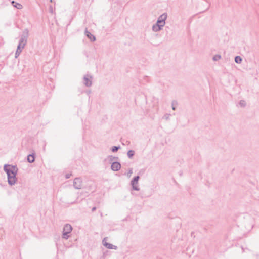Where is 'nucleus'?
Listing matches in <instances>:
<instances>
[{
	"label": "nucleus",
	"instance_id": "nucleus-14",
	"mask_svg": "<svg viewBox=\"0 0 259 259\" xmlns=\"http://www.w3.org/2000/svg\"><path fill=\"white\" fill-rule=\"evenodd\" d=\"M11 4L13 7H15L18 9H21L22 8V5L14 1L11 2Z\"/></svg>",
	"mask_w": 259,
	"mask_h": 259
},
{
	"label": "nucleus",
	"instance_id": "nucleus-9",
	"mask_svg": "<svg viewBox=\"0 0 259 259\" xmlns=\"http://www.w3.org/2000/svg\"><path fill=\"white\" fill-rule=\"evenodd\" d=\"M121 167V164L117 161H114L112 163L111 169L114 171H118Z\"/></svg>",
	"mask_w": 259,
	"mask_h": 259
},
{
	"label": "nucleus",
	"instance_id": "nucleus-6",
	"mask_svg": "<svg viewBox=\"0 0 259 259\" xmlns=\"http://www.w3.org/2000/svg\"><path fill=\"white\" fill-rule=\"evenodd\" d=\"M167 17V15L166 13H163L158 18L156 23L164 26Z\"/></svg>",
	"mask_w": 259,
	"mask_h": 259
},
{
	"label": "nucleus",
	"instance_id": "nucleus-16",
	"mask_svg": "<svg viewBox=\"0 0 259 259\" xmlns=\"http://www.w3.org/2000/svg\"><path fill=\"white\" fill-rule=\"evenodd\" d=\"M234 60H235V62L237 64H240L242 61V58L239 56H236L235 57Z\"/></svg>",
	"mask_w": 259,
	"mask_h": 259
},
{
	"label": "nucleus",
	"instance_id": "nucleus-2",
	"mask_svg": "<svg viewBox=\"0 0 259 259\" xmlns=\"http://www.w3.org/2000/svg\"><path fill=\"white\" fill-rule=\"evenodd\" d=\"M4 170L6 172L7 176L17 175L18 172V168L16 165L9 164H5L4 166Z\"/></svg>",
	"mask_w": 259,
	"mask_h": 259
},
{
	"label": "nucleus",
	"instance_id": "nucleus-22",
	"mask_svg": "<svg viewBox=\"0 0 259 259\" xmlns=\"http://www.w3.org/2000/svg\"><path fill=\"white\" fill-rule=\"evenodd\" d=\"M170 115H171L170 114L166 113L163 116V118L165 119L166 120H169Z\"/></svg>",
	"mask_w": 259,
	"mask_h": 259
},
{
	"label": "nucleus",
	"instance_id": "nucleus-3",
	"mask_svg": "<svg viewBox=\"0 0 259 259\" xmlns=\"http://www.w3.org/2000/svg\"><path fill=\"white\" fill-rule=\"evenodd\" d=\"M72 230V226L69 224H66L64 225L63 230L62 238L65 239H67L69 238V234Z\"/></svg>",
	"mask_w": 259,
	"mask_h": 259
},
{
	"label": "nucleus",
	"instance_id": "nucleus-15",
	"mask_svg": "<svg viewBox=\"0 0 259 259\" xmlns=\"http://www.w3.org/2000/svg\"><path fill=\"white\" fill-rule=\"evenodd\" d=\"M135 151L133 150H130L127 153V155L130 159H132L135 155Z\"/></svg>",
	"mask_w": 259,
	"mask_h": 259
},
{
	"label": "nucleus",
	"instance_id": "nucleus-21",
	"mask_svg": "<svg viewBox=\"0 0 259 259\" xmlns=\"http://www.w3.org/2000/svg\"><path fill=\"white\" fill-rule=\"evenodd\" d=\"M239 104L242 107H244L246 106V103L244 100H240Z\"/></svg>",
	"mask_w": 259,
	"mask_h": 259
},
{
	"label": "nucleus",
	"instance_id": "nucleus-13",
	"mask_svg": "<svg viewBox=\"0 0 259 259\" xmlns=\"http://www.w3.org/2000/svg\"><path fill=\"white\" fill-rule=\"evenodd\" d=\"M27 161L30 163H33L35 161V153L29 154L27 156Z\"/></svg>",
	"mask_w": 259,
	"mask_h": 259
},
{
	"label": "nucleus",
	"instance_id": "nucleus-20",
	"mask_svg": "<svg viewBox=\"0 0 259 259\" xmlns=\"http://www.w3.org/2000/svg\"><path fill=\"white\" fill-rule=\"evenodd\" d=\"M221 55H215L213 57L212 59L213 61H218V60H220L221 59Z\"/></svg>",
	"mask_w": 259,
	"mask_h": 259
},
{
	"label": "nucleus",
	"instance_id": "nucleus-8",
	"mask_svg": "<svg viewBox=\"0 0 259 259\" xmlns=\"http://www.w3.org/2000/svg\"><path fill=\"white\" fill-rule=\"evenodd\" d=\"M16 176L17 175H11V176H7V177H8V184L10 185V186H13L14 185L16 181L17 180V178L16 177Z\"/></svg>",
	"mask_w": 259,
	"mask_h": 259
},
{
	"label": "nucleus",
	"instance_id": "nucleus-12",
	"mask_svg": "<svg viewBox=\"0 0 259 259\" xmlns=\"http://www.w3.org/2000/svg\"><path fill=\"white\" fill-rule=\"evenodd\" d=\"M85 34L86 36L90 39V40L92 42L95 41L96 40V37L94 35L91 34V32L88 31L87 29L85 30Z\"/></svg>",
	"mask_w": 259,
	"mask_h": 259
},
{
	"label": "nucleus",
	"instance_id": "nucleus-5",
	"mask_svg": "<svg viewBox=\"0 0 259 259\" xmlns=\"http://www.w3.org/2000/svg\"><path fill=\"white\" fill-rule=\"evenodd\" d=\"M93 77L92 76L86 74L83 77V84L85 86L87 87H91L92 84V80L90 79H92Z\"/></svg>",
	"mask_w": 259,
	"mask_h": 259
},
{
	"label": "nucleus",
	"instance_id": "nucleus-26",
	"mask_svg": "<svg viewBox=\"0 0 259 259\" xmlns=\"http://www.w3.org/2000/svg\"><path fill=\"white\" fill-rule=\"evenodd\" d=\"M96 209H97V208H96V207H93V208H92V212L95 211L96 210Z\"/></svg>",
	"mask_w": 259,
	"mask_h": 259
},
{
	"label": "nucleus",
	"instance_id": "nucleus-7",
	"mask_svg": "<svg viewBox=\"0 0 259 259\" xmlns=\"http://www.w3.org/2000/svg\"><path fill=\"white\" fill-rule=\"evenodd\" d=\"M73 186L76 189H80L82 186V180L80 178H76L73 181Z\"/></svg>",
	"mask_w": 259,
	"mask_h": 259
},
{
	"label": "nucleus",
	"instance_id": "nucleus-18",
	"mask_svg": "<svg viewBox=\"0 0 259 259\" xmlns=\"http://www.w3.org/2000/svg\"><path fill=\"white\" fill-rule=\"evenodd\" d=\"M108 159L110 162H112V161H113L114 160L118 159V157H115V156H113L112 155H110L108 157Z\"/></svg>",
	"mask_w": 259,
	"mask_h": 259
},
{
	"label": "nucleus",
	"instance_id": "nucleus-17",
	"mask_svg": "<svg viewBox=\"0 0 259 259\" xmlns=\"http://www.w3.org/2000/svg\"><path fill=\"white\" fill-rule=\"evenodd\" d=\"M178 105V102L176 101H172L171 103V107L173 110H176V107Z\"/></svg>",
	"mask_w": 259,
	"mask_h": 259
},
{
	"label": "nucleus",
	"instance_id": "nucleus-25",
	"mask_svg": "<svg viewBox=\"0 0 259 259\" xmlns=\"http://www.w3.org/2000/svg\"><path fill=\"white\" fill-rule=\"evenodd\" d=\"M71 175V174H67L66 175L65 177H66V179H68V178H69L70 177Z\"/></svg>",
	"mask_w": 259,
	"mask_h": 259
},
{
	"label": "nucleus",
	"instance_id": "nucleus-1",
	"mask_svg": "<svg viewBox=\"0 0 259 259\" xmlns=\"http://www.w3.org/2000/svg\"><path fill=\"white\" fill-rule=\"evenodd\" d=\"M29 31L27 29H25L23 30L22 35H21V38L19 40V44L17 46L16 51H22V49L24 48L26 42L27 38L28 37Z\"/></svg>",
	"mask_w": 259,
	"mask_h": 259
},
{
	"label": "nucleus",
	"instance_id": "nucleus-23",
	"mask_svg": "<svg viewBox=\"0 0 259 259\" xmlns=\"http://www.w3.org/2000/svg\"><path fill=\"white\" fill-rule=\"evenodd\" d=\"M21 53V51H16L15 57L17 58Z\"/></svg>",
	"mask_w": 259,
	"mask_h": 259
},
{
	"label": "nucleus",
	"instance_id": "nucleus-19",
	"mask_svg": "<svg viewBox=\"0 0 259 259\" xmlns=\"http://www.w3.org/2000/svg\"><path fill=\"white\" fill-rule=\"evenodd\" d=\"M119 149H120V146H114L112 147L111 151L113 152H116Z\"/></svg>",
	"mask_w": 259,
	"mask_h": 259
},
{
	"label": "nucleus",
	"instance_id": "nucleus-11",
	"mask_svg": "<svg viewBox=\"0 0 259 259\" xmlns=\"http://www.w3.org/2000/svg\"><path fill=\"white\" fill-rule=\"evenodd\" d=\"M163 26L162 25L156 23L153 25L152 29L154 32H158L162 30Z\"/></svg>",
	"mask_w": 259,
	"mask_h": 259
},
{
	"label": "nucleus",
	"instance_id": "nucleus-10",
	"mask_svg": "<svg viewBox=\"0 0 259 259\" xmlns=\"http://www.w3.org/2000/svg\"><path fill=\"white\" fill-rule=\"evenodd\" d=\"M106 239V238H104V239L103 240V241H102L103 244L104 246H105L106 248H107L108 249H110L116 250L117 249V246L106 242L105 241Z\"/></svg>",
	"mask_w": 259,
	"mask_h": 259
},
{
	"label": "nucleus",
	"instance_id": "nucleus-24",
	"mask_svg": "<svg viewBox=\"0 0 259 259\" xmlns=\"http://www.w3.org/2000/svg\"><path fill=\"white\" fill-rule=\"evenodd\" d=\"M132 172H133L132 168H130L129 170H128V172L127 173V176L130 177L131 176V174H132Z\"/></svg>",
	"mask_w": 259,
	"mask_h": 259
},
{
	"label": "nucleus",
	"instance_id": "nucleus-4",
	"mask_svg": "<svg viewBox=\"0 0 259 259\" xmlns=\"http://www.w3.org/2000/svg\"><path fill=\"white\" fill-rule=\"evenodd\" d=\"M140 179V177L139 176H135L131 182V184L132 186V189L133 190L135 191H139L140 188L137 186L138 183V181Z\"/></svg>",
	"mask_w": 259,
	"mask_h": 259
}]
</instances>
